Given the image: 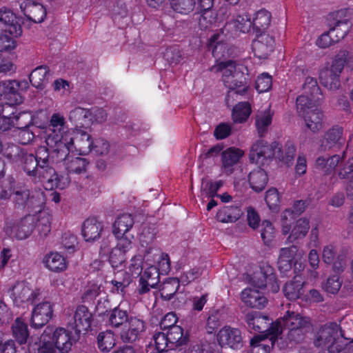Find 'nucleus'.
Segmentation results:
<instances>
[{"instance_id":"9","label":"nucleus","mask_w":353,"mask_h":353,"mask_svg":"<svg viewBox=\"0 0 353 353\" xmlns=\"http://www.w3.org/2000/svg\"><path fill=\"white\" fill-rule=\"evenodd\" d=\"M314 345L326 347L330 353H340L344 345V338L339 325L330 323L323 326L316 334Z\"/></svg>"},{"instance_id":"56","label":"nucleus","mask_w":353,"mask_h":353,"mask_svg":"<svg viewBox=\"0 0 353 353\" xmlns=\"http://www.w3.org/2000/svg\"><path fill=\"white\" fill-rule=\"evenodd\" d=\"M129 319L126 311L116 307L111 311L109 316V322L111 325L119 327L123 323H127Z\"/></svg>"},{"instance_id":"12","label":"nucleus","mask_w":353,"mask_h":353,"mask_svg":"<svg viewBox=\"0 0 353 353\" xmlns=\"http://www.w3.org/2000/svg\"><path fill=\"white\" fill-rule=\"evenodd\" d=\"M134 221L130 214H123L117 217L112 225V233L120 246L124 248H131L134 235L130 234Z\"/></svg>"},{"instance_id":"20","label":"nucleus","mask_w":353,"mask_h":353,"mask_svg":"<svg viewBox=\"0 0 353 353\" xmlns=\"http://www.w3.org/2000/svg\"><path fill=\"white\" fill-rule=\"evenodd\" d=\"M53 304L50 301H43L35 305L32 311L31 326L35 328L45 325L52 317Z\"/></svg>"},{"instance_id":"59","label":"nucleus","mask_w":353,"mask_h":353,"mask_svg":"<svg viewBox=\"0 0 353 353\" xmlns=\"http://www.w3.org/2000/svg\"><path fill=\"white\" fill-rule=\"evenodd\" d=\"M294 219V212L288 208L285 209L281 214V230L283 234H288L290 233L291 230L290 222Z\"/></svg>"},{"instance_id":"42","label":"nucleus","mask_w":353,"mask_h":353,"mask_svg":"<svg viewBox=\"0 0 353 353\" xmlns=\"http://www.w3.org/2000/svg\"><path fill=\"white\" fill-rule=\"evenodd\" d=\"M170 343V349H174L185 343L187 337L180 326H174L165 332Z\"/></svg>"},{"instance_id":"43","label":"nucleus","mask_w":353,"mask_h":353,"mask_svg":"<svg viewBox=\"0 0 353 353\" xmlns=\"http://www.w3.org/2000/svg\"><path fill=\"white\" fill-rule=\"evenodd\" d=\"M252 112V108L248 102H240L232 110V118L234 123L245 122Z\"/></svg>"},{"instance_id":"14","label":"nucleus","mask_w":353,"mask_h":353,"mask_svg":"<svg viewBox=\"0 0 353 353\" xmlns=\"http://www.w3.org/2000/svg\"><path fill=\"white\" fill-rule=\"evenodd\" d=\"M26 80H6L0 82V100L4 101L9 105H16L23 102V97L19 90H26L28 88Z\"/></svg>"},{"instance_id":"4","label":"nucleus","mask_w":353,"mask_h":353,"mask_svg":"<svg viewBox=\"0 0 353 353\" xmlns=\"http://www.w3.org/2000/svg\"><path fill=\"white\" fill-rule=\"evenodd\" d=\"M249 60L239 62L233 61H221L213 68L216 72L222 73V81L230 90H236V93L243 94L247 91L245 74H248V63Z\"/></svg>"},{"instance_id":"55","label":"nucleus","mask_w":353,"mask_h":353,"mask_svg":"<svg viewBox=\"0 0 353 353\" xmlns=\"http://www.w3.org/2000/svg\"><path fill=\"white\" fill-rule=\"evenodd\" d=\"M97 339L99 347L102 351L109 352L115 345L114 334L110 331L100 333Z\"/></svg>"},{"instance_id":"13","label":"nucleus","mask_w":353,"mask_h":353,"mask_svg":"<svg viewBox=\"0 0 353 353\" xmlns=\"http://www.w3.org/2000/svg\"><path fill=\"white\" fill-rule=\"evenodd\" d=\"M215 0H198V8L201 14L199 24L202 28H208L219 21L223 20L228 12V8L222 6L219 12L214 8Z\"/></svg>"},{"instance_id":"41","label":"nucleus","mask_w":353,"mask_h":353,"mask_svg":"<svg viewBox=\"0 0 353 353\" xmlns=\"http://www.w3.org/2000/svg\"><path fill=\"white\" fill-rule=\"evenodd\" d=\"M12 335L21 345L25 344L29 336L27 324L20 318H17L12 325Z\"/></svg>"},{"instance_id":"23","label":"nucleus","mask_w":353,"mask_h":353,"mask_svg":"<svg viewBox=\"0 0 353 353\" xmlns=\"http://www.w3.org/2000/svg\"><path fill=\"white\" fill-rule=\"evenodd\" d=\"M345 158V152H343L342 154H334L327 157L324 156L319 157L315 162V168L325 174H328L334 171L336 167L339 165H341L338 170H339L351 159L350 158L345 164L341 165V163L344 161ZM338 172L339 171H337V172Z\"/></svg>"},{"instance_id":"7","label":"nucleus","mask_w":353,"mask_h":353,"mask_svg":"<svg viewBox=\"0 0 353 353\" xmlns=\"http://www.w3.org/2000/svg\"><path fill=\"white\" fill-rule=\"evenodd\" d=\"M21 162L23 171L35 181H41L43 175L53 172L52 161L46 148H40L36 157L32 154H23Z\"/></svg>"},{"instance_id":"32","label":"nucleus","mask_w":353,"mask_h":353,"mask_svg":"<svg viewBox=\"0 0 353 353\" xmlns=\"http://www.w3.org/2000/svg\"><path fill=\"white\" fill-rule=\"evenodd\" d=\"M21 9L23 14L31 21L35 23H41L43 21L46 12L42 4L34 1L21 5Z\"/></svg>"},{"instance_id":"53","label":"nucleus","mask_w":353,"mask_h":353,"mask_svg":"<svg viewBox=\"0 0 353 353\" xmlns=\"http://www.w3.org/2000/svg\"><path fill=\"white\" fill-rule=\"evenodd\" d=\"M229 26H232L233 28L241 32H248L252 27V21L250 17L247 13L243 12L241 14H238L232 21L229 23Z\"/></svg>"},{"instance_id":"18","label":"nucleus","mask_w":353,"mask_h":353,"mask_svg":"<svg viewBox=\"0 0 353 353\" xmlns=\"http://www.w3.org/2000/svg\"><path fill=\"white\" fill-rule=\"evenodd\" d=\"M12 200L15 205L27 206L29 208H41L43 203V195L40 191L32 192L25 188H19L12 194Z\"/></svg>"},{"instance_id":"62","label":"nucleus","mask_w":353,"mask_h":353,"mask_svg":"<svg viewBox=\"0 0 353 353\" xmlns=\"http://www.w3.org/2000/svg\"><path fill=\"white\" fill-rule=\"evenodd\" d=\"M77 243V238L73 234L65 232L62 235V246L68 253H72L74 251Z\"/></svg>"},{"instance_id":"38","label":"nucleus","mask_w":353,"mask_h":353,"mask_svg":"<svg viewBox=\"0 0 353 353\" xmlns=\"http://www.w3.org/2000/svg\"><path fill=\"white\" fill-rule=\"evenodd\" d=\"M310 229V222L306 218H301L298 219L294 226L290 230V234L288 237V240L290 242H293L297 239L304 238Z\"/></svg>"},{"instance_id":"34","label":"nucleus","mask_w":353,"mask_h":353,"mask_svg":"<svg viewBox=\"0 0 353 353\" xmlns=\"http://www.w3.org/2000/svg\"><path fill=\"white\" fill-rule=\"evenodd\" d=\"M243 215L242 210L238 206H224L219 210L216 219L224 223H232L239 220Z\"/></svg>"},{"instance_id":"30","label":"nucleus","mask_w":353,"mask_h":353,"mask_svg":"<svg viewBox=\"0 0 353 353\" xmlns=\"http://www.w3.org/2000/svg\"><path fill=\"white\" fill-rule=\"evenodd\" d=\"M343 139V128L335 126L327 130L320 141L319 148L325 151L331 149L339 143H341Z\"/></svg>"},{"instance_id":"36","label":"nucleus","mask_w":353,"mask_h":353,"mask_svg":"<svg viewBox=\"0 0 353 353\" xmlns=\"http://www.w3.org/2000/svg\"><path fill=\"white\" fill-rule=\"evenodd\" d=\"M303 281L299 276H296L294 280L287 283L283 288L285 296L290 300H296L303 294Z\"/></svg>"},{"instance_id":"47","label":"nucleus","mask_w":353,"mask_h":353,"mask_svg":"<svg viewBox=\"0 0 353 353\" xmlns=\"http://www.w3.org/2000/svg\"><path fill=\"white\" fill-rule=\"evenodd\" d=\"M12 120H14L13 127L17 129L29 127L33 123L34 117L30 111L16 112L11 116Z\"/></svg>"},{"instance_id":"19","label":"nucleus","mask_w":353,"mask_h":353,"mask_svg":"<svg viewBox=\"0 0 353 353\" xmlns=\"http://www.w3.org/2000/svg\"><path fill=\"white\" fill-rule=\"evenodd\" d=\"M274 155L272 145L263 139L256 141L250 150L249 158L251 162L264 165Z\"/></svg>"},{"instance_id":"17","label":"nucleus","mask_w":353,"mask_h":353,"mask_svg":"<svg viewBox=\"0 0 353 353\" xmlns=\"http://www.w3.org/2000/svg\"><path fill=\"white\" fill-rule=\"evenodd\" d=\"M216 339L221 347L239 350L243 344L241 332L239 329L230 326L222 327L217 333Z\"/></svg>"},{"instance_id":"27","label":"nucleus","mask_w":353,"mask_h":353,"mask_svg":"<svg viewBox=\"0 0 353 353\" xmlns=\"http://www.w3.org/2000/svg\"><path fill=\"white\" fill-rule=\"evenodd\" d=\"M74 320V328L77 332H86L91 327L92 314L87 307L79 305L76 309Z\"/></svg>"},{"instance_id":"2","label":"nucleus","mask_w":353,"mask_h":353,"mask_svg":"<svg viewBox=\"0 0 353 353\" xmlns=\"http://www.w3.org/2000/svg\"><path fill=\"white\" fill-rule=\"evenodd\" d=\"M272 284V292H277L279 286L273 273V268L268 263L260 267V272H255L252 278L253 288L244 289L241 294L243 303L250 307L263 308L267 303V299L259 291L268 285Z\"/></svg>"},{"instance_id":"3","label":"nucleus","mask_w":353,"mask_h":353,"mask_svg":"<svg viewBox=\"0 0 353 353\" xmlns=\"http://www.w3.org/2000/svg\"><path fill=\"white\" fill-rule=\"evenodd\" d=\"M310 321L307 317L301 316L298 313L288 311L281 319H278L271 325L272 346L283 332V327L288 330V338L291 341H301L310 328Z\"/></svg>"},{"instance_id":"51","label":"nucleus","mask_w":353,"mask_h":353,"mask_svg":"<svg viewBox=\"0 0 353 353\" xmlns=\"http://www.w3.org/2000/svg\"><path fill=\"white\" fill-rule=\"evenodd\" d=\"M179 281L177 278H170L161 285L160 289L161 296L165 300H170L176 292L179 287Z\"/></svg>"},{"instance_id":"8","label":"nucleus","mask_w":353,"mask_h":353,"mask_svg":"<svg viewBox=\"0 0 353 353\" xmlns=\"http://www.w3.org/2000/svg\"><path fill=\"white\" fill-rule=\"evenodd\" d=\"M40 353H67L71 348L72 342L70 333L64 328H57L53 331L52 327H46L41 336Z\"/></svg>"},{"instance_id":"31","label":"nucleus","mask_w":353,"mask_h":353,"mask_svg":"<svg viewBox=\"0 0 353 353\" xmlns=\"http://www.w3.org/2000/svg\"><path fill=\"white\" fill-rule=\"evenodd\" d=\"M103 230V224L97 219H87L82 225V235L86 241L98 239Z\"/></svg>"},{"instance_id":"37","label":"nucleus","mask_w":353,"mask_h":353,"mask_svg":"<svg viewBox=\"0 0 353 353\" xmlns=\"http://www.w3.org/2000/svg\"><path fill=\"white\" fill-rule=\"evenodd\" d=\"M268 181L265 170L258 168L253 170L249 175V182L251 188L256 192L263 190Z\"/></svg>"},{"instance_id":"21","label":"nucleus","mask_w":353,"mask_h":353,"mask_svg":"<svg viewBox=\"0 0 353 353\" xmlns=\"http://www.w3.org/2000/svg\"><path fill=\"white\" fill-rule=\"evenodd\" d=\"M145 330L143 321L137 317H130L120 333L123 342L132 343L139 339Z\"/></svg>"},{"instance_id":"24","label":"nucleus","mask_w":353,"mask_h":353,"mask_svg":"<svg viewBox=\"0 0 353 353\" xmlns=\"http://www.w3.org/2000/svg\"><path fill=\"white\" fill-rule=\"evenodd\" d=\"M338 176L341 179H348L345 187L347 198L353 199V157L338 172ZM348 221L353 225V203L348 213Z\"/></svg>"},{"instance_id":"61","label":"nucleus","mask_w":353,"mask_h":353,"mask_svg":"<svg viewBox=\"0 0 353 353\" xmlns=\"http://www.w3.org/2000/svg\"><path fill=\"white\" fill-rule=\"evenodd\" d=\"M272 85V77L267 73H263L256 81V89L261 93L270 90Z\"/></svg>"},{"instance_id":"28","label":"nucleus","mask_w":353,"mask_h":353,"mask_svg":"<svg viewBox=\"0 0 353 353\" xmlns=\"http://www.w3.org/2000/svg\"><path fill=\"white\" fill-rule=\"evenodd\" d=\"M49 152L51 155L52 161L58 163L63 161L65 169L69 172L81 173L85 170L88 163L84 158L73 157L69 156V154H68L64 159H58V157L55 154H52L50 150H49Z\"/></svg>"},{"instance_id":"44","label":"nucleus","mask_w":353,"mask_h":353,"mask_svg":"<svg viewBox=\"0 0 353 353\" xmlns=\"http://www.w3.org/2000/svg\"><path fill=\"white\" fill-rule=\"evenodd\" d=\"M244 155V151L236 148H229L222 152V162L225 168H230L237 163Z\"/></svg>"},{"instance_id":"29","label":"nucleus","mask_w":353,"mask_h":353,"mask_svg":"<svg viewBox=\"0 0 353 353\" xmlns=\"http://www.w3.org/2000/svg\"><path fill=\"white\" fill-rule=\"evenodd\" d=\"M303 94L301 95L307 96L308 101H305L308 104V108L315 107V104L318 103L321 95V90L318 85L316 79L313 77H307L303 85Z\"/></svg>"},{"instance_id":"58","label":"nucleus","mask_w":353,"mask_h":353,"mask_svg":"<svg viewBox=\"0 0 353 353\" xmlns=\"http://www.w3.org/2000/svg\"><path fill=\"white\" fill-rule=\"evenodd\" d=\"M223 181H218L214 183L205 181L202 183V194H205L208 197L216 196V192L223 186Z\"/></svg>"},{"instance_id":"54","label":"nucleus","mask_w":353,"mask_h":353,"mask_svg":"<svg viewBox=\"0 0 353 353\" xmlns=\"http://www.w3.org/2000/svg\"><path fill=\"white\" fill-rule=\"evenodd\" d=\"M171 8L176 12L188 14L195 8V0H169Z\"/></svg>"},{"instance_id":"26","label":"nucleus","mask_w":353,"mask_h":353,"mask_svg":"<svg viewBox=\"0 0 353 353\" xmlns=\"http://www.w3.org/2000/svg\"><path fill=\"white\" fill-rule=\"evenodd\" d=\"M159 272L158 269L154 265L147 268L139 280V293L145 294L149 292L150 288H154L159 283Z\"/></svg>"},{"instance_id":"64","label":"nucleus","mask_w":353,"mask_h":353,"mask_svg":"<svg viewBox=\"0 0 353 353\" xmlns=\"http://www.w3.org/2000/svg\"><path fill=\"white\" fill-rule=\"evenodd\" d=\"M341 281L338 275H333L329 277L324 285L326 292L331 294H336L341 287Z\"/></svg>"},{"instance_id":"25","label":"nucleus","mask_w":353,"mask_h":353,"mask_svg":"<svg viewBox=\"0 0 353 353\" xmlns=\"http://www.w3.org/2000/svg\"><path fill=\"white\" fill-rule=\"evenodd\" d=\"M44 266L51 272H61L68 268L66 259L58 252H50L43 258Z\"/></svg>"},{"instance_id":"15","label":"nucleus","mask_w":353,"mask_h":353,"mask_svg":"<svg viewBox=\"0 0 353 353\" xmlns=\"http://www.w3.org/2000/svg\"><path fill=\"white\" fill-rule=\"evenodd\" d=\"M14 305L20 306L23 303H31L41 296L39 289L32 288L24 281L16 282L8 291Z\"/></svg>"},{"instance_id":"60","label":"nucleus","mask_w":353,"mask_h":353,"mask_svg":"<svg viewBox=\"0 0 353 353\" xmlns=\"http://www.w3.org/2000/svg\"><path fill=\"white\" fill-rule=\"evenodd\" d=\"M275 230L269 221H263L261 225V236L265 244L270 243L274 237Z\"/></svg>"},{"instance_id":"46","label":"nucleus","mask_w":353,"mask_h":353,"mask_svg":"<svg viewBox=\"0 0 353 353\" xmlns=\"http://www.w3.org/2000/svg\"><path fill=\"white\" fill-rule=\"evenodd\" d=\"M271 14L265 10H260L256 12L252 26L256 32L266 30L270 23Z\"/></svg>"},{"instance_id":"63","label":"nucleus","mask_w":353,"mask_h":353,"mask_svg":"<svg viewBox=\"0 0 353 353\" xmlns=\"http://www.w3.org/2000/svg\"><path fill=\"white\" fill-rule=\"evenodd\" d=\"M201 274V269L199 268H194L188 271L184 272L178 279L182 285H188L196 279L199 278Z\"/></svg>"},{"instance_id":"1","label":"nucleus","mask_w":353,"mask_h":353,"mask_svg":"<svg viewBox=\"0 0 353 353\" xmlns=\"http://www.w3.org/2000/svg\"><path fill=\"white\" fill-rule=\"evenodd\" d=\"M41 137L48 150L55 154L58 159H64L74 150L87 154L94 145L90 135L84 130L77 128L70 129L63 114L60 112L51 115L48 126L42 128Z\"/></svg>"},{"instance_id":"6","label":"nucleus","mask_w":353,"mask_h":353,"mask_svg":"<svg viewBox=\"0 0 353 353\" xmlns=\"http://www.w3.org/2000/svg\"><path fill=\"white\" fill-rule=\"evenodd\" d=\"M22 29L19 19L12 11L0 10V51H10L17 46L15 38L21 36Z\"/></svg>"},{"instance_id":"57","label":"nucleus","mask_w":353,"mask_h":353,"mask_svg":"<svg viewBox=\"0 0 353 353\" xmlns=\"http://www.w3.org/2000/svg\"><path fill=\"white\" fill-rule=\"evenodd\" d=\"M265 201L270 210H278L280 205V194L277 189L270 188L265 192Z\"/></svg>"},{"instance_id":"11","label":"nucleus","mask_w":353,"mask_h":353,"mask_svg":"<svg viewBox=\"0 0 353 353\" xmlns=\"http://www.w3.org/2000/svg\"><path fill=\"white\" fill-rule=\"evenodd\" d=\"M347 54L346 50L341 51V57L337 55L330 68H325L321 71L319 79L322 85L329 90H336L340 87L339 77L343 70Z\"/></svg>"},{"instance_id":"40","label":"nucleus","mask_w":353,"mask_h":353,"mask_svg":"<svg viewBox=\"0 0 353 353\" xmlns=\"http://www.w3.org/2000/svg\"><path fill=\"white\" fill-rule=\"evenodd\" d=\"M48 73L49 70L47 66H39L30 73L29 77L30 81L34 87L38 89H43L47 83V75Z\"/></svg>"},{"instance_id":"33","label":"nucleus","mask_w":353,"mask_h":353,"mask_svg":"<svg viewBox=\"0 0 353 353\" xmlns=\"http://www.w3.org/2000/svg\"><path fill=\"white\" fill-rule=\"evenodd\" d=\"M37 215H34L35 221H37L34 228H37L41 237L45 238L50 232L52 216L47 210L41 209V208L39 209Z\"/></svg>"},{"instance_id":"35","label":"nucleus","mask_w":353,"mask_h":353,"mask_svg":"<svg viewBox=\"0 0 353 353\" xmlns=\"http://www.w3.org/2000/svg\"><path fill=\"white\" fill-rule=\"evenodd\" d=\"M43 181H45V188L46 189L59 188L63 190L66 188L70 183V179L68 176H59L55 173L53 169V172L43 175Z\"/></svg>"},{"instance_id":"5","label":"nucleus","mask_w":353,"mask_h":353,"mask_svg":"<svg viewBox=\"0 0 353 353\" xmlns=\"http://www.w3.org/2000/svg\"><path fill=\"white\" fill-rule=\"evenodd\" d=\"M245 321L250 330L262 332H265V335H257L253 337L250 341L252 353H269L272 346L271 341V327L268 329V318L261 315L256 312H252L247 314Z\"/></svg>"},{"instance_id":"49","label":"nucleus","mask_w":353,"mask_h":353,"mask_svg":"<svg viewBox=\"0 0 353 353\" xmlns=\"http://www.w3.org/2000/svg\"><path fill=\"white\" fill-rule=\"evenodd\" d=\"M350 23L346 20L338 21L329 31L331 35L334 38V41L339 42L343 39L349 32Z\"/></svg>"},{"instance_id":"48","label":"nucleus","mask_w":353,"mask_h":353,"mask_svg":"<svg viewBox=\"0 0 353 353\" xmlns=\"http://www.w3.org/2000/svg\"><path fill=\"white\" fill-rule=\"evenodd\" d=\"M336 255V247L334 245L330 244L323 248L322 257L325 263L330 264L333 263L334 268L340 270L343 268L345 262L343 258L341 259V256H338V259L340 260L339 263V265H337V262L335 261Z\"/></svg>"},{"instance_id":"45","label":"nucleus","mask_w":353,"mask_h":353,"mask_svg":"<svg viewBox=\"0 0 353 353\" xmlns=\"http://www.w3.org/2000/svg\"><path fill=\"white\" fill-rule=\"evenodd\" d=\"M165 330L162 332H157L153 335V341L155 346V350H152L150 345L147 349V353H161L170 349V343Z\"/></svg>"},{"instance_id":"50","label":"nucleus","mask_w":353,"mask_h":353,"mask_svg":"<svg viewBox=\"0 0 353 353\" xmlns=\"http://www.w3.org/2000/svg\"><path fill=\"white\" fill-rule=\"evenodd\" d=\"M131 248H124L119 245V241L110 253L109 261L113 268H119L125 261V253Z\"/></svg>"},{"instance_id":"39","label":"nucleus","mask_w":353,"mask_h":353,"mask_svg":"<svg viewBox=\"0 0 353 353\" xmlns=\"http://www.w3.org/2000/svg\"><path fill=\"white\" fill-rule=\"evenodd\" d=\"M273 113L270 108L259 112L256 117V127L259 134L262 137L268 131L272 120Z\"/></svg>"},{"instance_id":"22","label":"nucleus","mask_w":353,"mask_h":353,"mask_svg":"<svg viewBox=\"0 0 353 353\" xmlns=\"http://www.w3.org/2000/svg\"><path fill=\"white\" fill-rule=\"evenodd\" d=\"M274 39L269 34L262 32L252 43L254 55L259 59L266 58L274 50Z\"/></svg>"},{"instance_id":"16","label":"nucleus","mask_w":353,"mask_h":353,"mask_svg":"<svg viewBox=\"0 0 353 353\" xmlns=\"http://www.w3.org/2000/svg\"><path fill=\"white\" fill-rule=\"evenodd\" d=\"M34 215H28L16 222L7 221L4 226V232L11 238L24 240L32 234L34 228Z\"/></svg>"},{"instance_id":"10","label":"nucleus","mask_w":353,"mask_h":353,"mask_svg":"<svg viewBox=\"0 0 353 353\" xmlns=\"http://www.w3.org/2000/svg\"><path fill=\"white\" fill-rule=\"evenodd\" d=\"M309 98L305 95H300L296 99V109L299 114L303 118L305 125L312 132H317L323 128V113L315 107L308 108V104L305 103Z\"/></svg>"},{"instance_id":"52","label":"nucleus","mask_w":353,"mask_h":353,"mask_svg":"<svg viewBox=\"0 0 353 353\" xmlns=\"http://www.w3.org/2000/svg\"><path fill=\"white\" fill-rule=\"evenodd\" d=\"M90 116V112L88 109L77 107L70 112L69 119L70 121L76 123L77 125L86 126L89 125L88 118Z\"/></svg>"}]
</instances>
